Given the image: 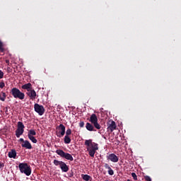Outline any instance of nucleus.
<instances>
[{
    "label": "nucleus",
    "mask_w": 181,
    "mask_h": 181,
    "mask_svg": "<svg viewBox=\"0 0 181 181\" xmlns=\"http://www.w3.org/2000/svg\"><path fill=\"white\" fill-rule=\"evenodd\" d=\"M84 145L86 146L88 155L93 158L95 153L99 149L98 144L93 142L92 139H88L85 141Z\"/></svg>",
    "instance_id": "nucleus-1"
},
{
    "label": "nucleus",
    "mask_w": 181,
    "mask_h": 181,
    "mask_svg": "<svg viewBox=\"0 0 181 181\" xmlns=\"http://www.w3.org/2000/svg\"><path fill=\"white\" fill-rule=\"evenodd\" d=\"M18 168L21 173H24L28 177L30 176L32 173V168L27 163H21Z\"/></svg>",
    "instance_id": "nucleus-2"
},
{
    "label": "nucleus",
    "mask_w": 181,
    "mask_h": 181,
    "mask_svg": "<svg viewBox=\"0 0 181 181\" xmlns=\"http://www.w3.org/2000/svg\"><path fill=\"white\" fill-rule=\"evenodd\" d=\"M10 93L15 99L23 100L25 98V94L17 88H13Z\"/></svg>",
    "instance_id": "nucleus-3"
},
{
    "label": "nucleus",
    "mask_w": 181,
    "mask_h": 181,
    "mask_svg": "<svg viewBox=\"0 0 181 181\" xmlns=\"http://www.w3.org/2000/svg\"><path fill=\"white\" fill-rule=\"evenodd\" d=\"M53 163L55 165V166L59 165L60 169L62 170V173H68L69 172V166L67 165L65 162L63 161H59V160L54 159L53 161Z\"/></svg>",
    "instance_id": "nucleus-4"
},
{
    "label": "nucleus",
    "mask_w": 181,
    "mask_h": 181,
    "mask_svg": "<svg viewBox=\"0 0 181 181\" xmlns=\"http://www.w3.org/2000/svg\"><path fill=\"white\" fill-rule=\"evenodd\" d=\"M56 153L61 156L62 158H64L66 160H70V161H73L74 160V158L73 156L69 153H65L64 151L62 150V149H58L56 151Z\"/></svg>",
    "instance_id": "nucleus-5"
},
{
    "label": "nucleus",
    "mask_w": 181,
    "mask_h": 181,
    "mask_svg": "<svg viewBox=\"0 0 181 181\" xmlns=\"http://www.w3.org/2000/svg\"><path fill=\"white\" fill-rule=\"evenodd\" d=\"M89 122L92 123V124L95 127V128L98 130L101 129L100 124L98 122V116L95 114H92L89 119Z\"/></svg>",
    "instance_id": "nucleus-6"
},
{
    "label": "nucleus",
    "mask_w": 181,
    "mask_h": 181,
    "mask_svg": "<svg viewBox=\"0 0 181 181\" xmlns=\"http://www.w3.org/2000/svg\"><path fill=\"white\" fill-rule=\"evenodd\" d=\"M25 129V126L22 122H18L17 124V129L16 130V138H20L23 135Z\"/></svg>",
    "instance_id": "nucleus-7"
},
{
    "label": "nucleus",
    "mask_w": 181,
    "mask_h": 181,
    "mask_svg": "<svg viewBox=\"0 0 181 181\" xmlns=\"http://www.w3.org/2000/svg\"><path fill=\"white\" fill-rule=\"evenodd\" d=\"M34 110L35 112L40 115H42L45 112L44 107L42 105H40L38 103H35Z\"/></svg>",
    "instance_id": "nucleus-8"
},
{
    "label": "nucleus",
    "mask_w": 181,
    "mask_h": 181,
    "mask_svg": "<svg viewBox=\"0 0 181 181\" xmlns=\"http://www.w3.org/2000/svg\"><path fill=\"white\" fill-rule=\"evenodd\" d=\"M107 159L113 162V163H117V162L119 160V157H117V156L115 153H110L109 155H107Z\"/></svg>",
    "instance_id": "nucleus-9"
},
{
    "label": "nucleus",
    "mask_w": 181,
    "mask_h": 181,
    "mask_svg": "<svg viewBox=\"0 0 181 181\" xmlns=\"http://www.w3.org/2000/svg\"><path fill=\"white\" fill-rule=\"evenodd\" d=\"M26 95L29 96L30 100H36V95H37L36 90L33 89V87L30 88V90L28 92L26 93Z\"/></svg>",
    "instance_id": "nucleus-10"
},
{
    "label": "nucleus",
    "mask_w": 181,
    "mask_h": 181,
    "mask_svg": "<svg viewBox=\"0 0 181 181\" xmlns=\"http://www.w3.org/2000/svg\"><path fill=\"white\" fill-rule=\"evenodd\" d=\"M57 129L59 131V133L57 134V136L60 138L61 136L65 135L66 127L65 126H64L63 124H60L59 126L57 127Z\"/></svg>",
    "instance_id": "nucleus-11"
},
{
    "label": "nucleus",
    "mask_w": 181,
    "mask_h": 181,
    "mask_svg": "<svg viewBox=\"0 0 181 181\" xmlns=\"http://www.w3.org/2000/svg\"><path fill=\"white\" fill-rule=\"evenodd\" d=\"M116 123L114 122V120H109V122L107 123V129L112 132L114 130L116 129Z\"/></svg>",
    "instance_id": "nucleus-12"
},
{
    "label": "nucleus",
    "mask_w": 181,
    "mask_h": 181,
    "mask_svg": "<svg viewBox=\"0 0 181 181\" xmlns=\"http://www.w3.org/2000/svg\"><path fill=\"white\" fill-rule=\"evenodd\" d=\"M21 146L23 148H27V149H32L33 148L32 144L28 140H25V141H23V144H21Z\"/></svg>",
    "instance_id": "nucleus-13"
},
{
    "label": "nucleus",
    "mask_w": 181,
    "mask_h": 181,
    "mask_svg": "<svg viewBox=\"0 0 181 181\" xmlns=\"http://www.w3.org/2000/svg\"><path fill=\"white\" fill-rule=\"evenodd\" d=\"M86 128L89 132H96V129H95V127H94V124H93L91 122L90 123H88V122L86 123Z\"/></svg>",
    "instance_id": "nucleus-14"
},
{
    "label": "nucleus",
    "mask_w": 181,
    "mask_h": 181,
    "mask_svg": "<svg viewBox=\"0 0 181 181\" xmlns=\"http://www.w3.org/2000/svg\"><path fill=\"white\" fill-rule=\"evenodd\" d=\"M33 86L31 83H28L27 84H24L21 86L23 89H25L27 90V93H29L30 90H31Z\"/></svg>",
    "instance_id": "nucleus-15"
},
{
    "label": "nucleus",
    "mask_w": 181,
    "mask_h": 181,
    "mask_svg": "<svg viewBox=\"0 0 181 181\" xmlns=\"http://www.w3.org/2000/svg\"><path fill=\"white\" fill-rule=\"evenodd\" d=\"M16 156L17 153L15 149H12L11 151H8V158H13V159H16Z\"/></svg>",
    "instance_id": "nucleus-16"
},
{
    "label": "nucleus",
    "mask_w": 181,
    "mask_h": 181,
    "mask_svg": "<svg viewBox=\"0 0 181 181\" xmlns=\"http://www.w3.org/2000/svg\"><path fill=\"white\" fill-rule=\"evenodd\" d=\"M64 142L66 144H69L71 142V139L69 136L66 135L64 138Z\"/></svg>",
    "instance_id": "nucleus-17"
},
{
    "label": "nucleus",
    "mask_w": 181,
    "mask_h": 181,
    "mask_svg": "<svg viewBox=\"0 0 181 181\" xmlns=\"http://www.w3.org/2000/svg\"><path fill=\"white\" fill-rule=\"evenodd\" d=\"M82 178L84 180V181H91L92 180L91 176L88 175H82Z\"/></svg>",
    "instance_id": "nucleus-18"
},
{
    "label": "nucleus",
    "mask_w": 181,
    "mask_h": 181,
    "mask_svg": "<svg viewBox=\"0 0 181 181\" xmlns=\"http://www.w3.org/2000/svg\"><path fill=\"white\" fill-rule=\"evenodd\" d=\"M28 138L33 143L36 144L37 142V140L34 136L28 135Z\"/></svg>",
    "instance_id": "nucleus-19"
},
{
    "label": "nucleus",
    "mask_w": 181,
    "mask_h": 181,
    "mask_svg": "<svg viewBox=\"0 0 181 181\" xmlns=\"http://www.w3.org/2000/svg\"><path fill=\"white\" fill-rule=\"evenodd\" d=\"M6 98V93H4V92L0 93V100L5 101Z\"/></svg>",
    "instance_id": "nucleus-20"
},
{
    "label": "nucleus",
    "mask_w": 181,
    "mask_h": 181,
    "mask_svg": "<svg viewBox=\"0 0 181 181\" xmlns=\"http://www.w3.org/2000/svg\"><path fill=\"white\" fill-rule=\"evenodd\" d=\"M28 135L33 136H36V131L35 129H30L28 133Z\"/></svg>",
    "instance_id": "nucleus-21"
},
{
    "label": "nucleus",
    "mask_w": 181,
    "mask_h": 181,
    "mask_svg": "<svg viewBox=\"0 0 181 181\" xmlns=\"http://www.w3.org/2000/svg\"><path fill=\"white\" fill-rule=\"evenodd\" d=\"M0 52H4V42L0 40Z\"/></svg>",
    "instance_id": "nucleus-22"
},
{
    "label": "nucleus",
    "mask_w": 181,
    "mask_h": 181,
    "mask_svg": "<svg viewBox=\"0 0 181 181\" xmlns=\"http://www.w3.org/2000/svg\"><path fill=\"white\" fill-rule=\"evenodd\" d=\"M72 134V130L71 129H66V136H69Z\"/></svg>",
    "instance_id": "nucleus-23"
},
{
    "label": "nucleus",
    "mask_w": 181,
    "mask_h": 181,
    "mask_svg": "<svg viewBox=\"0 0 181 181\" xmlns=\"http://www.w3.org/2000/svg\"><path fill=\"white\" fill-rule=\"evenodd\" d=\"M107 173L110 175V176H113V175L115 174V172L112 170V168H111L110 170H108Z\"/></svg>",
    "instance_id": "nucleus-24"
},
{
    "label": "nucleus",
    "mask_w": 181,
    "mask_h": 181,
    "mask_svg": "<svg viewBox=\"0 0 181 181\" xmlns=\"http://www.w3.org/2000/svg\"><path fill=\"white\" fill-rule=\"evenodd\" d=\"M132 177L134 179L135 181H137V175L136 173H132Z\"/></svg>",
    "instance_id": "nucleus-25"
},
{
    "label": "nucleus",
    "mask_w": 181,
    "mask_h": 181,
    "mask_svg": "<svg viewBox=\"0 0 181 181\" xmlns=\"http://www.w3.org/2000/svg\"><path fill=\"white\" fill-rule=\"evenodd\" d=\"M104 168L105 169H107L108 170H110L112 168L108 163H105Z\"/></svg>",
    "instance_id": "nucleus-26"
},
{
    "label": "nucleus",
    "mask_w": 181,
    "mask_h": 181,
    "mask_svg": "<svg viewBox=\"0 0 181 181\" xmlns=\"http://www.w3.org/2000/svg\"><path fill=\"white\" fill-rule=\"evenodd\" d=\"M144 178L146 179V181H152V179L148 175H146Z\"/></svg>",
    "instance_id": "nucleus-27"
},
{
    "label": "nucleus",
    "mask_w": 181,
    "mask_h": 181,
    "mask_svg": "<svg viewBox=\"0 0 181 181\" xmlns=\"http://www.w3.org/2000/svg\"><path fill=\"white\" fill-rule=\"evenodd\" d=\"M4 86H5L4 82V81L0 82V88H4Z\"/></svg>",
    "instance_id": "nucleus-28"
},
{
    "label": "nucleus",
    "mask_w": 181,
    "mask_h": 181,
    "mask_svg": "<svg viewBox=\"0 0 181 181\" xmlns=\"http://www.w3.org/2000/svg\"><path fill=\"white\" fill-rule=\"evenodd\" d=\"M4 78V72L0 70V79Z\"/></svg>",
    "instance_id": "nucleus-29"
},
{
    "label": "nucleus",
    "mask_w": 181,
    "mask_h": 181,
    "mask_svg": "<svg viewBox=\"0 0 181 181\" xmlns=\"http://www.w3.org/2000/svg\"><path fill=\"white\" fill-rule=\"evenodd\" d=\"M84 125H85V123H84L83 122H81L79 123V127H83Z\"/></svg>",
    "instance_id": "nucleus-30"
},
{
    "label": "nucleus",
    "mask_w": 181,
    "mask_h": 181,
    "mask_svg": "<svg viewBox=\"0 0 181 181\" xmlns=\"http://www.w3.org/2000/svg\"><path fill=\"white\" fill-rule=\"evenodd\" d=\"M4 166V163H0V169L3 168Z\"/></svg>",
    "instance_id": "nucleus-31"
},
{
    "label": "nucleus",
    "mask_w": 181,
    "mask_h": 181,
    "mask_svg": "<svg viewBox=\"0 0 181 181\" xmlns=\"http://www.w3.org/2000/svg\"><path fill=\"white\" fill-rule=\"evenodd\" d=\"M20 142H23V144H24L25 141L23 139V138H20Z\"/></svg>",
    "instance_id": "nucleus-32"
},
{
    "label": "nucleus",
    "mask_w": 181,
    "mask_h": 181,
    "mask_svg": "<svg viewBox=\"0 0 181 181\" xmlns=\"http://www.w3.org/2000/svg\"><path fill=\"white\" fill-rule=\"evenodd\" d=\"M74 177V173L71 172V173H70V174H69V177Z\"/></svg>",
    "instance_id": "nucleus-33"
},
{
    "label": "nucleus",
    "mask_w": 181,
    "mask_h": 181,
    "mask_svg": "<svg viewBox=\"0 0 181 181\" xmlns=\"http://www.w3.org/2000/svg\"><path fill=\"white\" fill-rule=\"evenodd\" d=\"M6 63L9 64V60H8V59H6Z\"/></svg>",
    "instance_id": "nucleus-34"
},
{
    "label": "nucleus",
    "mask_w": 181,
    "mask_h": 181,
    "mask_svg": "<svg viewBox=\"0 0 181 181\" xmlns=\"http://www.w3.org/2000/svg\"><path fill=\"white\" fill-rule=\"evenodd\" d=\"M127 181H132V180H130L129 179H128Z\"/></svg>",
    "instance_id": "nucleus-35"
},
{
    "label": "nucleus",
    "mask_w": 181,
    "mask_h": 181,
    "mask_svg": "<svg viewBox=\"0 0 181 181\" xmlns=\"http://www.w3.org/2000/svg\"><path fill=\"white\" fill-rule=\"evenodd\" d=\"M8 112V110H6V112Z\"/></svg>",
    "instance_id": "nucleus-36"
},
{
    "label": "nucleus",
    "mask_w": 181,
    "mask_h": 181,
    "mask_svg": "<svg viewBox=\"0 0 181 181\" xmlns=\"http://www.w3.org/2000/svg\"><path fill=\"white\" fill-rule=\"evenodd\" d=\"M105 181H108V180H105Z\"/></svg>",
    "instance_id": "nucleus-37"
}]
</instances>
